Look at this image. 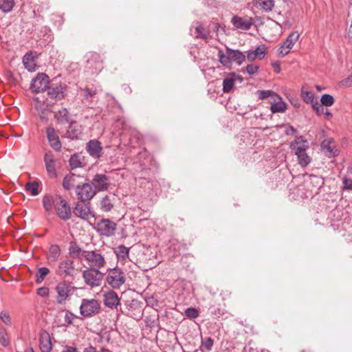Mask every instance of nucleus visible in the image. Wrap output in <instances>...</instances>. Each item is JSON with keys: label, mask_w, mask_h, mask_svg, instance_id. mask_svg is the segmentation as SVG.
Listing matches in <instances>:
<instances>
[{"label": "nucleus", "mask_w": 352, "mask_h": 352, "mask_svg": "<svg viewBox=\"0 0 352 352\" xmlns=\"http://www.w3.org/2000/svg\"><path fill=\"white\" fill-rule=\"evenodd\" d=\"M290 148L294 152L298 161V164L302 167H306L311 162V157L307 155V150L309 148V144L302 136L298 137L296 140L292 142Z\"/></svg>", "instance_id": "f257e3e1"}, {"label": "nucleus", "mask_w": 352, "mask_h": 352, "mask_svg": "<svg viewBox=\"0 0 352 352\" xmlns=\"http://www.w3.org/2000/svg\"><path fill=\"white\" fill-rule=\"evenodd\" d=\"M218 56L219 62L224 66L230 65L232 62L238 65H241L245 60V56L238 50H232L227 47L224 52L219 50Z\"/></svg>", "instance_id": "f03ea898"}, {"label": "nucleus", "mask_w": 352, "mask_h": 352, "mask_svg": "<svg viewBox=\"0 0 352 352\" xmlns=\"http://www.w3.org/2000/svg\"><path fill=\"white\" fill-rule=\"evenodd\" d=\"M117 223L109 219H102L96 223L95 230L101 236L111 237L115 235Z\"/></svg>", "instance_id": "7ed1b4c3"}, {"label": "nucleus", "mask_w": 352, "mask_h": 352, "mask_svg": "<svg viewBox=\"0 0 352 352\" xmlns=\"http://www.w3.org/2000/svg\"><path fill=\"white\" fill-rule=\"evenodd\" d=\"M100 305L98 300L83 298L80 306V314L83 318H90L99 313Z\"/></svg>", "instance_id": "20e7f679"}, {"label": "nucleus", "mask_w": 352, "mask_h": 352, "mask_svg": "<svg viewBox=\"0 0 352 352\" xmlns=\"http://www.w3.org/2000/svg\"><path fill=\"white\" fill-rule=\"evenodd\" d=\"M76 290V287L72 286L70 283L62 281L57 284L55 291L57 293L56 302L58 305L65 304L68 298H69Z\"/></svg>", "instance_id": "39448f33"}, {"label": "nucleus", "mask_w": 352, "mask_h": 352, "mask_svg": "<svg viewBox=\"0 0 352 352\" xmlns=\"http://www.w3.org/2000/svg\"><path fill=\"white\" fill-rule=\"evenodd\" d=\"M106 279L107 283L113 289H120L126 281L123 271L117 267L109 269Z\"/></svg>", "instance_id": "423d86ee"}, {"label": "nucleus", "mask_w": 352, "mask_h": 352, "mask_svg": "<svg viewBox=\"0 0 352 352\" xmlns=\"http://www.w3.org/2000/svg\"><path fill=\"white\" fill-rule=\"evenodd\" d=\"M104 274L96 268H87L82 272V278L85 283L91 287L100 286Z\"/></svg>", "instance_id": "0eeeda50"}, {"label": "nucleus", "mask_w": 352, "mask_h": 352, "mask_svg": "<svg viewBox=\"0 0 352 352\" xmlns=\"http://www.w3.org/2000/svg\"><path fill=\"white\" fill-rule=\"evenodd\" d=\"M49 83V76L44 73H38L36 76L32 80L30 89L34 93H41L48 88Z\"/></svg>", "instance_id": "6e6552de"}, {"label": "nucleus", "mask_w": 352, "mask_h": 352, "mask_svg": "<svg viewBox=\"0 0 352 352\" xmlns=\"http://www.w3.org/2000/svg\"><path fill=\"white\" fill-rule=\"evenodd\" d=\"M76 194L80 201L89 202L96 195V192L91 184L85 182L77 186Z\"/></svg>", "instance_id": "1a4fd4ad"}, {"label": "nucleus", "mask_w": 352, "mask_h": 352, "mask_svg": "<svg viewBox=\"0 0 352 352\" xmlns=\"http://www.w3.org/2000/svg\"><path fill=\"white\" fill-rule=\"evenodd\" d=\"M85 259L90 265V268L101 269L106 265L103 255L96 251H87L85 254Z\"/></svg>", "instance_id": "9d476101"}, {"label": "nucleus", "mask_w": 352, "mask_h": 352, "mask_svg": "<svg viewBox=\"0 0 352 352\" xmlns=\"http://www.w3.org/2000/svg\"><path fill=\"white\" fill-rule=\"evenodd\" d=\"M45 168L47 174L50 177L55 178L57 177L56 166L58 160L56 158L54 154L51 151H47L43 157Z\"/></svg>", "instance_id": "9b49d317"}, {"label": "nucleus", "mask_w": 352, "mask_h": 352, "mask_svg": "<svg viewBox=\"0 0 352 352\" xmlns=\"http://www.w3.org/2000/svg\"><path fill=\"white\" fill-rule=\"evenodd\" d=\"M58 216L63 220L66 221L71 217V208L67 202L60 196H56V202L54 207Z\"/></svg>", "instance_id": "f8f14e48"}, {"label": "nucleus", "mask_w": 352, "mask_h": 352, "mask_svg": "<svg viewBox=\"0 0 352 352\" xmlns=\"http://www.w3.org/2000/svg\"><path fill=\"white\" fill-rule=\"evenodd\" d=\"M300 34L298 31H292L287 37L281 47L279 48V55L281 56H285L289 54L290 50L292 49L294 44L298 40Z\"/></svg>", "instance_id": "ddd939ff"}, {"label": "nucleus", "mask_w": 352, "mask_h": 352, "mask_svg": "<svg viewBox=\"0 0 352 352\" xmlns=\"http://www.w3.org/2000/svg\"><path fill=\"white\" fill-rule=\"evenodd\" d=\"M74 213L76 216L82 219H88L90 217L94 216V214L91 211L90 203L82 201L76 204L74 208Z\"/></svg>", "instance_id": "4468645a"}, {"label": "nucleus", "mask_w": 352, "mask_h": 352, "mask_svg": "<svg viewBox=\"0 0 352 352\" xmlns=\"http://www.w3.org/2000/svg\"><path fill=\"white\" fill-rule=\"evenodd\" d=\"M46 135L50 146L56 152L61 151L62 144L55 129L49 126L46 128Z\"/></svg>", "instance_id": "2eb2a0df"}, {"label": "nucleus", "mask_w": 352, "mask_h": 352, "mask_svg": "<svg viewBox=\"0 0 352 352\" xmlns=\"http://www.w3.org/2000/svg\"><path fill=\"white\" fill-rule=\"evenodd\" d=\"M91 184L96 192H101L107 190L109 186V179L104 174H96L93 177Z\"/></svg>", "instance_id": "dca6fc26"}, {"label": "nucleus", "mask_w": 352, "mask_h": 352, "mask_svg": "<svg viewBox=\"0 0 352 352\" xmlns=\"http://www.w3.org/2000/svg\"><path fill=\"white\" fill-rule=\"evenodd\" d=\"M74 271V261L70 259H65L59 263L57 274L63 277L72 276Z\"/></svg>", "instance_id": "f3484780"}, {"label": "nucleus", "mask_w": 352, "mask_h": 352, "mask_svg": "<svg viewBox=\"0 0 352 352\" xmlns=\"http://www.w3.org/2000/svg\"><path fill=\"white\" fill-rule=\"evenodd\" d=\"M307 186H310V190L313 194L319 193L320 189L324 186V181L322 177L315 175H309L306 180Z\"/></svg>", "instance_id": "a211bd4d"}, {"label": "nucleus", "mask_w": 352, "mask_h": 352, "mask_svg": "<svg viewBox=\"0 0 352 352\" xmlns=\"http://www.w3.org/2000/svg\"><path fill=\"white\" fill-rule=\"evenodd\" d=\"M103 302L106 307L113 309L120 305V298L116 292L109 290L103 294Z\"/></svg>", "instance_id": "6ab92c4d"}, {"label": "nucleus", "mask_w": 352, "mask_h": 352, "mask_svg": "<svg viewBox=\"0 0 352 352\" xmlns=\"http://www.w3.org/2000/svg\"><path fill=\"white\" fill-rule=\"evenodd\" d=\"M83 179V177L76 175L74 173H70L66 175L63 181V186L65 190H70L74 187L77 188L78 186H80L82 182H80V179Z\"/></svg>", "instance_id": "aec40b11"}, {"label": "nucleus", "mask_w": 352, "mask_h": 352, "mask_svg": "<svg viewBox=\"0 0 352 352\" xmlns=\"http://www.w3.org/2000/svg\"><path fill=\"white\" fill-rule=\"evenodd\" d=\"M87 153L94 158H99L102 155V147L101 143L97 140H91L86 146Z\"/></svg>", "instance_id": "412c9836"}, {"label": "nucleus", "mask_w": 352, "mask_h": 352, "mask_svg": "<svg viewBox=\"0 0 352 352\" xmlns=\"http://www.w3.org/2000/svg\"><path fill=\"white\" fill-rule=\"evenodd\" d=\"M67 86L65 85H57L56 86L48 87L47 94L52 99L62 100L65 97V91Z\"/></svg>", "instance_id": "4be33fe9"}, {"label": "nucleus", "mask_w": 352, "mask_h": 352, "mask_svg": "<svg viewBox=\"0 0 352 352\" xmlns=\"http://www.w3.org/2000/svg\"><path fill=\"white\" fill-rule=\"evenodd\" d=\"M232 23L236 28L243 30H248L250 29V28L253 25L252 18L240 17L237 16H234L232 18Z\"/></svg>", "instance_id": "5701e85b"}, {"label": "nucleus", "mask_w": 352, "mask_h": 352, "mask_svg": "<svg viewBox=\"0 0 352 352\" xmlns=\"http://www.w3.org/2000/svg\"><path fill=\"white\" fill-rule=\"evenodd\" d=\"M36 52L30 51L27 52L22 58L23 64L25 68L29 72H35L37 66L36 63V56L34 55Z\"/></svg>", "instance_id": "b1692460"}, {"label": "nucleus", "mask_w": 352, "mask_h": 352, "mask_svg": "<svg viewBox=\"0 0 352 352\" xmlns=\"http://www.w3.org/2000/svg\"><path fill=\"white\" fill-rule=\"evenodd\" d=\"M322 149L329 157H335L339 154V151L336 148L333 139H326L321 143Z\"/></svg>", "instance_id": "393cba45"}, {"label": "nucleus", "mask_w": 352, "mask_h": 352, "mask_svg": "<svg viewBox=\"0 0 352 352\" xmlns=\"http://www.w3.org/2000/svg\"><path fill=\"white\" fill-rule=\"evenodd\" d=\"M82 126L76 121L70 122L68 129L67 131V137L69 139H78L82 134Z\"/></svg>", "instance_id": "a878e982"}, {"label": "nucleus", "mask_w": 352, "mask_h": 352, "mask_svg": "<svg viewBox=\"0 0 352 352\" xmlns=\"http://www.w3.org/2000/svg\"><path fill=\"white\" fill-rule=\"evenodd\" d=\"M60 255V246L56 244L50 245L46 254L47 263L50 265L54 264L58 260Z\"/></svg>", "instance_id": "bb28decb"}, {"label": "nucleus", "mask_w": 352, "mask_h": 352, "mask_svg": "<svg viewBox=\"0 0 352 352\" xmlns=\"http://www.w3.org/2000/svg\"><path fill=\"white\" fill-rule=\"evenodd\" d=\"M130 248L124 245H119L113 249L118 262H124L129 258Z\"/></svg>", "instance_id": "cd10ccee"}, {"label": "nucleus", "mask_w": 352, "mask_h": 352, "mask_svg": "<svg viewBox=\"0 0 352 352\" xmlns=\"http://www.w3.org/2000/svg\"><path fill=\"white\" fill-rule=\"evenodd\" d=\"M39 346L42 352H51L52 346L48 333L44 332L41 334Z\"/></svg>", "instance_id": "c85d7f7f"}, {"label": "nucleus", "mask_w": 352, "mask_h": 352, "mask_svg": "<svg viewBox=\"0 0 352 352\" xmlns=\"http://www.w3.org/2000/svg\"><path fill=\"white\" fill-rule=\"evenodd\" d=\"M54 118L58 124L68 123L70 120V114L67 109L61 108L54 113Z\"/></svg>", "instance_id": "c756f323"}, {"label": "nucleus", "mask_w": 352, "mask_h": 352, "mask_svg": "<svg viewBox=\"0 0 352 352\" xmlns=\"http://www.w3.org/2000/svg\"><path fill=\"white\" fill-rule=\"evenodd\" d=\"M272 100V101H270V109L272 113H283L285 111L287 104L282 100L281 98L280 100L273 98Z\"/></svg>", "instance_id": "7c9ffc66"}, {"label": "nucleus", "mask_w": 352, "mask_h": 352, "mask_svg": "<svg viewBox=\"0 0 352 352\" xmlns=\"http://www.w3.org/2000/svg\"><path fill=\"white\" fill-rule=\"evenodd\" d=\"M254 6L263 11L270 12L274 6V0H254Z\"/></svg>", "instance_id": "2f4dec72"}, {"label": "nucleus", "mask_w": 352, "mask_h": 352, "mask_svg": "<svg viewBox=\"0 0 352 352\" xmlns=\"http://www.w3.org/2000/svg\"><path fill=\"white\" fill-rule=\"evenodd\" d=\"M87 251L82 250L79 245H78L76 243H72L69 248V254L73 258H85V254Z\"/></svg>", "instance_id": "473e14b6"}, {"label": "nucleus", "mask_w": 352, "mask_h": 352, "mask_svg": "<svg viewBox=\"0 0 352 352\" xmlns=\"http://www.w3.org/2000/svg\"><path fill=\"white\" fill-rule=\"evenodd\" d=\"M80 91L82 92V100L88 102H91L92 98L99 92V89L96 87L91 89L85 87L80 89Z\"/></svg>", "instance_id": "72a5a7b5"}, {"label": "nucleus", "mask_w": 352, "mask_h": 352, "mask_svg": "<svg viewBox=\"0 0 352 352\" xmlns=\"http://www.w3.org/2000/svg\"><path fill=\"white\" fill-rule=\"evenodd\" d=\"M234 74H232L231 76L225 78L223 80V91L224 93H229L234 85Z\"/></svg>", "instance_id": "f704fd0d"}, {"label": "nucleus", "mask_w": 352, "mask_h": 352, "mask_svg": "<svg viewBox=\"0 0 352 352\" xmlns=\"http://www.w3.org/2000/svg\"><path fill=\"white\" fill-rule=\"evenodd\" d=\"M214 345V340L210 337L201 338L200 349L202 352L210 351Z\"/></svg>", "instance_id": "c9c22d12"}, {"label": "nucleus", "mask_w": 352, "mask_h": 352, "mask_svg": "<svg viewBox=\"0 0 352 352\" xmlns=\"http://www.w3.org/2000/svg\"><path fill=\"white\" fill-rule=\"evenodd\" d=\"M56 196L45 195L43 199V204L46 211L52 210V206L55 207Z\"/></svg>", "instance_id": "e433bc0d"}, {"label": "nucleus", "mask_w": 352, "mask_h": 352, "mask_svg": "<svg viewBox=\"0 0 352 352\" xmlns=\"http://www.w3.org/2000/svg\"><path fill=\"white\" fill-rule=\"evenodd\" d=\"M113 208L111 199L108 195L104 196L100 201V209L103 212H109Z\"/></svg>", "instance_id": "4c0bfd02"}, {"label": "nucleus", "mask_w": 352, "mask_h": 352, "mask_svg": "<svg viewBox=\"0 0 352 352\" xmlns=\"http://www.w3.org/2000/svg\"><path fill=\"white\" fill-rule=\"evenodd\" d=\"M195 30L193 35L195 38H207L208 32L205 28L199 22L195 23Z\"/></svg>", "instance_id": "58836bf2"}, {"label": "nucleus", "mask_w": 352, "mask_h": 352, "mask_svg": "<svg viewBox=\"0 0 352 352\" xmlns=\"http://www.w3.org/2000/svg\"><path fill=\"white\" fill-rule=\"evenodd\" d=\"M14 4V0H0V10L8 13L12 10Z\"/></svg>", "instance_id": "ea45409f"}, {"label": "nucleus", "mask_w": 352, "mask_h": 352, "mask_svg": "<svg viewBox=\"0 0 352 352\" xmlns=\"http://www.w3.org/2000/svg\"><path fill=\"white\" fill-rule=\"evenodd\" d=\"M258 96L259 99H266L271 98V100L273 98L280 100V97L278 94L270 90L258 91Z\"/></svg>", "instance_id": "a19ab883"}, {"label": "nucleus", "mask_w": 352, "mask_h": 352, "mask_svg": "<svg viewBox=\"0 0 352 352\" xmlns=\"http://www.w3.org/2000/svg\"><path fill=\"white\" fill-rule=\"evenodd\" d=\"M69 162L72 169L82 167L83 166L80 157L77 153H75L71 156Z\"/></svg>", "instance_id": "79ce46f5"}, {"label": "nucleus", "mask_w": 352, "mask_h": 352, "mask_svg": "<svg viewBox=\"0 0 352 352\" xmlns=\"http://www.w3.org/2000/svg\"><path fill=\"white\" fill-rule=\"evenodd\" d=\"M314 96V93L311 91L304 90L303 88L301 89V97L306 103L313 104L315 102Z\"/></svg>", "instance_id": "37998d69"}, {"label": "nucleus", "mask_w": 352, "mask_h": 352, "mask_svg": "<svg viewBox=\"0 0 352 352\" xmlns=\"http://www.w3.org/2000/svg\"><path fill=\"white\" fill-rule=\"evenodd\" d=\"M49 273L50 270L47 267H40L36 273V282L41 283Z\"/></svg>", "instance_id": "c03bdc74"}, {"label": "nucleus", "mask_w": 352, "mask_h": 352, "mask_svg": "<svg viewBox=\"0 0 352 352\" xmlns=\"http://www.w3.org/2000/svg\"><path fill=\"white\" fill-rule=\"evenodd\" d=\"M321 104L326 107L332 106L335 102L333 97L330 94H323L320 98Z\"/></svg>", "instance_id": "a18cd8bd"}, {"label": "nucleus", "mask_w": 352, "mask_h": 352, "mask_svg": "<svg viewBox=\"0 0 352 352\" xmlns=\"http://www.w3.org/2000/svg\"><path fill=\"white\" fill-rule=\"evenodd\" d=\"M38 182H34L32 183H28L26 184L25 188L28 191H30L32 195L35 196L38 194Z\"/></svg>", "instance_id": "49530a36"}, {"label": "nucleus", "mask_w": 352, "mask_h": 352, "mask_svg": "<svg viewBox=\"0 0 352 352\" xmlns=\"http://www.w3.org/2000/svg\"><path fill=\"white\" fill-rule=\"evenodd\" d=\"M185 315L188 318L195 319L198 317L199 311L193 307H188L185 310Z\"/></svg>", "instance_id": "de8ad7c7"}, {"label": "nucleus", "mask_w": 352, "mask_h": 352, "mask_svg": "<svg viewBox=\"0 0 352 352\" xmlns=\"http://www.w3.org/2000/svg\"><path fill=\"white\" fill-rule=\"evenodd\" d=\"M256 54L258 56V59L261 60L265 57L266 54V47L265 45H261L256 47V50H254Z\"/></svg>", "instance_id": "09e8293b"}, {"label": "nucleus", "mask_w": 352, "mask_h": 352, "mask_svg": "<svg viewBox=\"0 0 352 352\" xmlns=\"http://www.w3.org/2000/svg\"><path fill=\"white\" fill-rule=\"evenodd\" d=\"M0 318L7 325L11 324V318L6 311H2L0 314Z\"/></svg>", "instance_id": "8fccbe9b"}, {"label": "nucleus", "mask_w": 352, "mask_h": 352, "mask_svg": "<svg viewBox=\"0 0 352 352\" xmlns=\"http://www.w3.org/2000/svg\"><path fill=\"white\" fill-rule=\"evenodd\" d=\"M311 104L314 110L316 111L317 115L320 116L324 113V105L320 104L317 100H316V102Z\"/></svg>", "instance_id": "3c124183"}, {"label": "nucleus", "mask_w": 352, "mask_h": 352, "mask_svg": "<svg viewBox=\"0 0 352 352\" xmlns=\"http://www.w3.org/2000/svg\"><path fill=\"white\" fill-rule=\"evenodd\" d=\"M129 309L131 310V309H133L134 310H137L139 313H141L142 308L140 306V302L138 300H132L130 302V305H129Z\"/></svg>", "instance_id": "603ef678"}, {"label": "nucleus", "mask_w": 352, "mask_h": 352, "mask_svg": "<svg viewBox=\"0 0 352 352\" xmlns=\"http://www.w3.org/2000/svg\"><path fill=\"white\" fill-rule=\"evenodd\" d=\"M76 318V316L72 314L71 311H67L66 313H65V322L68 324H70L73 322V320Z\"/></svg>", "instance_id": "864d4df0"}, {"label": "nucleus", "mask_w": 352, "mask_h": 352, "mask_svg": "<svg viewBox=\"0 0 352 352\" xmlns=\"http://www.w3.org/2000/svg\"><path fill=\"white\" fill-rule=\"evenodd\" d=\"M258 69L259 67L256 65L250 64L246 66V72L250 75L256 74L258 72Z\"/></svg>", "instance_id": "5fc2aeb1"}, {"label": "nucleus", "mask_w": 352, "mask_h": 352, "mask_svg": "<svg viewBox=\"0 0 352 352\" xmlns=\"http://www.w3.org/2000/svg\"><path fill=\"white\" fill-rule=\"evenodd\" d=\"M340 85L345 87H349L352 85V74L345 78L340 82Z\"/></svg>", "instance_id": "6e6d98bb"}, {"label": "nucleus", "mask_w": 352, "mask_h": 352, "mask_svg": "<svg viewBox=\"0 0 352 352\" xmlns=\"http://www.w3.org/2000/svg\"><path fill=\"white\" fill-rule=\"evenodd\" d=\"M342 183L344 189L352 190V179L345 177L342 179Z\"/></svg>", "instance_id": "4d7b16f0"}, {"label": "nucleus", "mask_w": 352, "mask_h": 352, "mask_svg": "<svg viewBox=\"0 0 352 352\" xmlns=\"http://www.w3.org/2000/svg\"><path fill=\"white\" fill-rule=\"evenodd\" d=\"M36 293L41 297H47L49 295V289L47 287H41L38 289Z\"/></svg>", "instance_id": "13d9d810"}, {"label": "nucleus", "mask_w": 352, "mask_h": 352, "mask_svg": "<svg viewBox=\"0 0 352 352\" xmlns=\"http://www.w3.org/2000/svg\"><path fill=\"white\" fill-rule=\"evenodd\" d=\"M0 343L5 346L9 344V340L7 339L5 332L0 331Z\"/></svg>", "instance_id": "bf43d9fd"}, {"label": "nucleus", "mask_w": 352, "mask_h": 352, "mask_svg": "<svg viewBox=\"0 0 352 352\" xmlns=\"http://www.w3.org/2000/svg\"><path fill=\"white\" fill-rule=\"evenodd\" d=\"M247 58L249 61H253L256 58H258L254 50H249L247 54Z\"/></svg>", "instance_id": "052dcab7"}, {"label": "nucleus", "mask_w": 352, "mask_h": 352, "mask_svg": "<svg viewBox=\"0 0 352 352\" xmlns=\"http://www.w3.org/2000/svg\"><path fill=\"white\" fill-rule=\"evenodd\" d=\"M297 133L296 129L292 126H287L285 129V134L287 135H294Z\"/></svg>", "instance_id": "680f3d73"}, {"label": "nucleus", "mask_w": 352, "mask_h": 352, "mask_svg": "<svg viewBox=\"0 0 352 352\" xmlns=\"http://www.w3.org/2000/svg\"><path fill=\"white\" fill-rule=\"evenodd\" d=\"M212 314L214 315L217 318H220L224 314L223 310L221 309L220 308H214V309L212 311Z\"/></svg>", "instance_id": "e2e57ef3"}, {"label": "nucleus", "mask_w": 352, "mask_h": 352, "mask_svg": "<svg viewBox=\"0 0 352 352\" xmlns=\"http://www.w3.org/2000/svg\"><path fill=\"white\" fill-rule=\"evenodd\" d=\"M63 352H78L77 349L73 346H67Z\"/></svg>", "instance_id": "0e129e2a"}, {"label": "nucleus", "mask_w": 352, "mask_h": 352, "mask_svg": "<svg viewBox=\"0 0 352 352\" xmlns=\"http://www.w3.org/2000/svg\"><path fill=\"white\" fill-rule=\"evenodd\" d=\"M97 351L98 350L95 347L89 346L88 347L84 349L83 352H97Z\"/></svg>", "instance_id": "69168bd1"}, {"label": "nucleus", "mask_w": 352, "mask_h": 352, "mask_svg": "<svg viewBox=\"0 0 352 352\" xmlns=\"http://www.w3.org/2000/svg\"><path fill=\"white\" fill-rule=\"evenodd\" d=\"M273 67L275 68V70L277 73H279L280 71V65L278 63H274L272 64Z\"/></svg>", "instance_id": "338daca9"}, {"label": "nucleus", "mask_w": 352, "mask_h": 352, "mask_svg": "<svg viewBox=\"0 0 352 352\" xmlns=\"http://www.w3.org/2000/svg\"><path fill=\"white\" fill-rule=\"evenodd\" d=\"M347 172L352 175V164H350L347 168Z\"/></svg>", "instance_id": "774afa93"}]
</instances>
